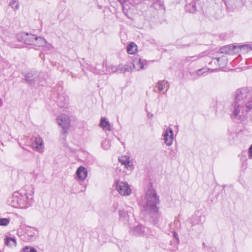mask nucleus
I'll return each mask as SVG.
<instances>
[{"mask_svg":"<svg viewBox=\"0 0 252 252\" xmlns=\"http://www.w3.org/2000/svg\"><path fill=\"white\" fill-rule=\"evenodd\" d=\"M230 117L244 121L252 115V89L243 88L235 94V101L230 106Z\"/></svg>","mask_w":252,"mask_h":252,"instance_id":"nucleus-1","label":"nucleus"},{"mask_svg":"<svg viewBox=\"0 0 252 252\" xmlns=\"http://www.w3.org/2000/svg\"><path fill=\"white\" fill-rule=\"evenodd\" d=\"M145 197L146 201L145 210L151 218L150 221L156 225L158 223L160 217L157 206L159 203L158 197L154 190L149 189L147 190Z\"/></svg>","mask_w":252,"mask_h":252,"instance_id":"nucleus-2","label":"nucleus"},{"mask_svg":"<svg viewBox=\"0 0 252 252\" xmlns=\"http://www.w3.org/2000/svg\"><path fill=\"white\" fill-rule=\"evenodd\" d=\"M251 50H252V44L239 46L229 45L221 48L220 52L226 54H234L239 52L241 54H245Z\"/></svg>","mask_w":252,"mask_h":252,"instance_id":"nucleus-3","label":"nucleus"},{"mask_svg":"<svg viewBox=\"0 0 252 252\" xmlns=\"http://www.w3.org/2000/svg\"><path fill=\"white\" fill-rule=\"evenodd\" d=\"M22 189L20 190V197H18L19 208H26L31 206L33 199V191L32 189Z\"/></svg>","mask_w":252,"mask_h":252,"instance_id":"nucleus-4","label":"nucleus"},{"mask_svg":"<svg viewBox=\"0 0 252 252\" xmlns=\"http://www.w3.org/2000/svg\"><path fill=\"white\" fill-rule=\"evenodd\" d=\"M114 187L119 194L122 196H127L132 193L130 186L126 182L117 181L114 184Z\"/></svg>","mask_w":252,"mask_h":252,"instance_id":"nucleus-5","label":"nucleus"},{"mask_svg":"<svg viewBox=\"0 0 252 252\" xmlns=\"http://www.w3.org/2000/svg\"><path fill=\"white\" fill-rule=\"evenodd\" d=\"M56 120L58 125L62 128V132H67L70 126L69 117L65 114H61L57 117Z\"/></svg>","mask_w":252,"mask_h":252,"instance_id":"nucleus-6","label":"nucleus"},{"mask_svg":"<svg viewBox=\"0 0 252 252\" xmlns=\"http://www.w3.org/2000/svg\"><path fill=\"white\" fill-rule=\"evenodd\" d=\"M129 233L134 236H147L150 233V230L148 227L141 224L130 228Z\"/></svg>","mask_w":252,"mask_h":252,"instance_id":"nucleus-7","label":"nucleus"},{"mask_svg":"<svg viewBox=\"0 0 252 252\" xmlns=\"http://www.w3.org/2000/svg\"><path fill=\"white\" fill-rule=\"evenodd\" d=\"M35 36L32 34L27 32H21L17 35V40L19 41H23L27 45H33Z\"/></svg>","mask_w":252,"mask_h":252,"instance_id":"nucleus-8","label":"nucleus"},{"mask_svg":"<svg viewBox=\"0 0 252 252\" xmlns=\"http://www.w3.org/2000/svg\"><path fill=\"white\" fill-rule=\"evenodd\" d=\"M162 139L167 146H171L174 140L173 130L170 127L164 128L162 134Z\"/></svg>","mask_w":252,"mask_h":252,"instance_id":"nucleus-9","label":"nucleus"},{"mask_svg":"<svg viewBox=\"0 0 252 252\" xmlns=\"http://www.w3.org/2000/svg\"><path fill=\"white\" fill-rule=\"evenodd\" d=\"M20 197V193L19 192H14L7 200L8 204L14 208H19V202L18 199Z\"/></svg>","mask_w":252,"mask_h":252,"instance_id":"nucleus-10","label":"nucleus"},{"mask_svg":"<svg viewBox=\"0 0 252 252\" xmlns=\"http://www.w3.org/2000/svg\"><path fill=\"white\" fill-rule=\"evenodd\" d=\"M32 147L39 153H42L44 149L43 140L40 137H36L32 144Z\"/></svg>","mask_w":252,"mask_h":252,"instance_id":"nucleus-11","label":"nucleus"},{"mask_svg":"<svg viewBox=\"0 0 252 252\" xmlns=\"http://www.w3.org/2000/svg\"><path fill=\"white\" fill-rule=\"evenodd\" d=\"M76 178L78 181H83L87 177L88 171L84 166L79 167L76 172Z\"/></svg>","mask_w":252,"mask_h":252,"instance_id":"nucleus-12","label":"nucleus"},{"mask_svg":"<svg viewBox=\"0 0 252 252\" xmlns=\"http://www.w3.org/2000/svg\"><path fill=\"white\" fill-rule=\"evenodd\" d=\"M119 161L127 170H131L133 169L132 163L130 161L128 156H122L119 158Z\"/></svg>","mask_w":252,"mask_h":252,"instance_id":"nucleus-13","label":"nucleus"},{"mask_svg":"<svg viewBox=\"0 0 252 252\" xmlns=\"http://www.w3.org/2000/svg\"><path fill=\"white\" fill-rule=\"evenodd\" d=\"M147 65V62L144 60H142L141 59H135L133 61V67L137 70H139L140 69H144L145 68V66Z\"/></svg>","mask_w":252,"mask_h":252,"instance_id":"nucleus-14","label":"nucleus"},{"mask_svg":"<svg viewBox=\"0 0 252 252\" xmlns=\"http://www.w3.org/2000/svg\"><path fill=\"white\" fill-rule=\"evenodd\" d=\"M99 126L105 131L111 130V126L110 124L104 117L101 118Z\"/></svg>","mask_w":252,"mask_h":252,"instance_id":"nucleus-15","label":"nucleus"},{"mask_svg":"<svg viewBox=\"0 0 252 252\" xmlns=\"http://www.w3.org/2000/svg\"><path fill=\"white\" fill-rule=\"evenodd\" d=\"M216 69H212L208 68H202L201 69H198L196 72L193 73L192 75L195 78L200 76L203 74H204L206 72H213L215 71Z\"/></svg>","mask_w":252,"mask_h":252,"instance_id":"nucleus-16","label":"nucleus"},{"mask_svg":"<svg viewBox=\"0 0 252 252\" xmlns=\"http://www.w3.org/2000/svg\"><path fill=\"white\" fill-rule=\"evenodd\" d=\"M119 220L124 224H126L128 222L129 217L125 211L120 210L119 211Z\"/></svg>","mask_w":252,"mask_h":252,"instance_id":"nucleus-17","label":"nucleus"},{"mask_svg":"<svg viewBox=\"0 0 252 252\" xmlns=\"http://www.w3.org/2000/svg\"><path fill=\"white\" fill-rule=\"evenodd\" d=\"M216 61L217 62L218 64L220 67H223L224 66L226 65V64L227 63V59L225 56H222L220 58H218L215 59H214L212 61V62H214L215 63H216Z\"/></svg>","mask_w":252,"mask_h":252,"instance_id":"nucleus-18","label":"nucleus"},{"mask_svg":"<svg viewBox=\"0 0 252 252\" xmlns=\"http://www.w3.org/2000/svg\"><path fill=\"white\" fill-rule=\"evenodd\" d=\"M29 240H32L37 234V230L32 228H28L26 231Z\"/></svg>","mask_w":252,"mask_h":252,"instance_id":"nucleus-19","label":"nucleus"},{"mask_svg":"<svg viewBox=\"0 0 252 252\" xmlns=\"http://www.w3.org/2000/svg\"><path fill=\"white\" fill-rule=\"evenodd\" d=\"M35 40H36V41H34L33 43V45L35 46L42 47L45 44H46V41L42 37L35 36Z\"/></svg>","mask_w":252,"mask_h":252,"instance_id":"nucleus-20","label":"nucleus"},{"mask_svg":"<svg viewBox=\"0 0 252 252\" xmlns=\"http://www.w3.org/2000/svg\"><path fill=\"white\" fill-rule=\"evenodd\" d=\"M137 45L134 43H131L129 45H128L127 47V52L129 54H135L137 50Z\"/></svg>","mask_w":252,"mask_h":252,"instance_id":"nucleus-21","label":"nucleus"},{"mask_svg":"<svg viewBox=\"0 0 252 252\" xmlns=\"http://www.w3.org/2000/svg\"><path fill=\"white\" fill-rule=\"evenodd\" d=\"M5 244L9 247H15L16 245V240L14 238L7 237L5 239Z\"/></svg>","mask_w":252,"mask_h":252,"instance_id":"nucleus-22","label":"nucleus"},{"mask_svg":"<svg viewBox=\"0 0 252 252\" xmlns=\"http://www.w3.org/2000/svg\"><path fill=\"white\" fill-rule=\"evenodd\" d=\"M36 74H33L32 72L28 73L25 75L26 80L29 83L32 80H36Z\"/></svg>","mask_w":252,"mask_h":252,"instance_id":"nucleus-23","label":"nucleus"},{"mask_svg":"<svg viewBox=\"0 0 252 252\" xmlns=\"http://www.w3.org/2000/svg\"><path fill=\"white\" fill-rule=\"evenodd\" d=\"M9 5L14 10H17L19 8V3L18 1L15 0H11L10 1Z\"/></svg>","mask_w":252,"mask_h":252,"instance_id":"nucleus-24","label":"nucleus"},{"mask_svg":"<svg viewBox=\"0 0 252 252\" xmlns=\"http://www.w3.org/2000/svg\"><path fill=\"white\" fill-rule=\"evenodd\" d=\"M166 84L167 82L164 80L159 81L157 83V87L159 91L161 92L164 90Z\"/></svg>","mask_w":252,"mask_h":252,"instance_id":"nucleus-25","label":"nucleus"},{"mask_svg":"<svg viewBox=\"0 0 252 252\" xmlns=\"http://www.w3.org/2000/svg\"><path fill=\"white\" fill-rule=\"evenodd\" d=\"M110 141L108 139H105L101 143V147L105 150H108L110 147Z\"/></svg>","mask_w":252,"mask_h":252,"instance_id":"nucleus-26","label":"nucleus"},{"mask_svg":"<svg viewBox=\"0 0 252 252\" xmlns=\"http://www.w3.org/2000/svg\"><path fill=\"white\" fill-rule=\"evenodd\" d=\"M10 222V220L7 218H0V225L6 226Z\"/></svg>","mask_w":252,"mask_h":252,"instance_id":"nucleus-27","label":"nucleus"},{"mask_svg":"<svg viewBox=\"0 0 252 252\" xmlns=\"http://www.w3.org/2000/svg\"><path fill=\"white\" fill-rule=\"evenodd\" d=\"M23 252H37V251L33 248L26 247L23 250Z\"/></svg>","mask_w":252,"mask_h":252,"instance_id":"nucleus-28","label":"nucleus"},{"mask_svg":"<svg viewBox=\"0 0 252 252\" xmlns=\"http://www.w3.org/2000/svg\"><path fill=\"white\" fill-rule=\"evenodd\" d=\"M42 47L45 50H51L52 48V46L51 44L48 43L46 41V44H45L44 46H42Z\"/></svg>","mask_w":252,"mask_h":252,"instance_id":"nucleus-29","label":"nucleus"},{"mask_svg":"<svg viewBox=\"0 0 252 252\" xmlns=\"http://www.w3.org/2000/svg\"><path fill=\"white\" fill-rule=\"evenodd\" d=\"M118 70L117 67L115 66L111 65L109 67V72H115Z\"/></svg>","mask_w":252,"mask_h":252,"instance_id":"nucleus-30","label":"nucleus"},{"mask_svg":"<svg viewBox=\"0 0 252 252\" xmlns=\"http://www.w3.org/2000/svg\"><path fill=\"white\" fill-rule=\"evenodd\" d=\"M248 157L250 158H252V144L250 146L248 150Z\"/></svg>","mask_w":252,"mask_h":252,"instance_id":"nucleus-31","label":"nucleus"},{"mask_svg":"<svg viewBox=\"0 0 252 252\" xmlns=\"http://www.w3.org/2000/svg\"><path fill=\"white\" fill-rule=\"evenodd\" d=\"M173 235H174V237H175V238H176L178 239V238H177L178 235H177V233H176L175 232H174V233H173Z\"/></svg>","mask_w":252,"mask_h":252,"instance_id":"nucleus-32","label":"nucleus"},{"mask_svg":"<svg viewBox=\"0 0 252 252\" xmlns=\"http://www.w3.org/2000/svg\"><path fill=\"white\" fill-rule=\"evenodd\" d=\"M169 89V87H167V88L166 89V91Z\"/></svg>","mask_w":252,"mask_h":252,"instance_id":"nucleus-33","label":"nucleus"},{"mask_svg":"<svg viewBox=\"0 0 252 252\" xmlns=\"http://www.w3.org/2000/svg\"><path fill=\"white\" fill-rule=\"evenodd\" d=\"M0 104H1V102H0Z\"/></svg>","mask_w":252,"mask_h":252,"instance_id":"nucleus-34","label":"nucleus"},{"mask_svg":"<svg viewBox=\"0 0 252 252\" xmlns=\"http://www.w3.org/2000/svg\"><path fill=\"white\" fill-rule=\"evenodd\" d=\"M0 104H1V102H0Z\"/></svg>","mask_w":252,"mask_h":252,"instance_id":"nucleus-35","label":"nucleus"}]
</instances>
